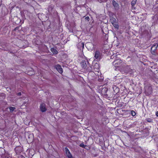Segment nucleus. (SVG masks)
<instances>
[{
	"instance_id": "f257e3e1",
	"label": "nucleus",
	"mask_w": 158,
	"mask_h": 158,
	"mask_svg": "<svg viewBox=\"0 0 158 158\" xmlns=\"http://www.w3.org/2000/svg\"><path fill=\"white\" fill-rule=\"evenodd\" d=\"M122 61L119 58L117 57V56L114 58V60L112 63L113 68L115 70H118L119 68L121 65Z\"/></svg>"
},
{
	"instance_id": "f03ea898",
	"label": "nucleus",
	"mask_w": 158,
	"mask_h": 158,
	"mask_svg": "<svg viewBox=\"0 0 158 158\" xmlns=\"http://www.w3.org/2000/svg\"><path fill=\"white\" fill-rule=\"evenodd\" d=\"M102 54L99 50H96L94 52V59L97 61L99 60L102 58Z\"/></svg>"
},
{
	"instance_id": "7ed1b4c3",
	"label": "nucleus",
	"mask_w": 158,
	"mask_h": 158,
	"mask_svg": "<svg viewBox=\"0 0 158 158\" xmlns=\"http://www.w3.org/2000/svg\"><path fill=\"white\" fill-rule=\"evenodd\" d=\"M96 43L95 42H88L86 44V46L87 49L90 51L93 50L95 47Z\"/></svg>"
},
{
	"instance_id": "20e7f679",
	"label": "nucleus",
	"mask_w": 158,
	"mask_h": 158,
	"mask_svg": "<svg viewBox=\"0 0 158 158\" xmlns=\"http://www.w3.org/2000/svg\"><path fill=\"white\" fill-rule=\"evenodd\" d=\"M81 65L83 68L85 69L86 70L88 71H90L92 70V68L90 66V67H87V68H86L87 65L86 61L85 60L82 61L81 62Z\"/></svg>"
},
{
	"instance_id": "39448f33",
	"label": "nucleus",
	"mask_w": 158,
	"mask_h": 158,
	"mask_svg": "<svg viewBox=\"0 0 158 158\" xmlns=\"http://www.w3.org/2000/svg\"><path fill=\"white\" fill-rule=\"evenodd\" d=\"M65 150L66 156H67L68 158H73V156L70 153L68 149L67 148H65Z\"/></svg>"
},
{
	"instance_id": "423d86ee",
	"label": "nucleus",
	"mask_w": 158,
	"mask_h": 158,
	"mask_svg": "<svg viewBox=\"0 0 158 158\" xmlns=\"http://www.w3.org/2000/svg\"><path fill=\"white\" fill-rule=\"evenodd\" d=\"M145 91L148 94L151 93L152 91V88L150 86H146L145 87Z\"/></svg>"
},
{
	"instance_id": "0eeeda50",
	"label": "nucleus",
	"mask_w": 158,
	"mask_h": 158,
	"mask_svg": "<svg viewBox=\"0 0 158 158\" xmlns=\"http://www.w3.org/2000/svg\"><path fill=\"white\" fill-rule=\"evenodd\" d=\"M158 46V44H154L151 47V52L153 54H154V51L156 50Z\"/></svg>"
},
{
	"instance_id": "6e6552de",
	"label": "nucleus",
	"mask_w": 158,
	"mask_h": 158,
	"mask_svg": "<svg viewBox=\"0 0 158 158\" xmlns=\"http://www.w3.org/2000/svg\"><path fill=\"white\" fill-rule=\"evenodd\" d=\"M94 70L95 71H98L100 69V66L98 63H96L94 65H93Z\"/></svg>"
},
{
	"instance_id": "1a4fd4ad",
	"label": "nucleus",
	"mask_w": 158,
	"mask_h": 158,
	"mask_svg": "<svg viewBox=\"0 0 158 158\" xmlns=\"http://www.w3.org/2000/svg\"><path fill=\"white\" fill-rule=\"evenodd\" d=\"M56 68L57 71L60 73H62L63 70L61 67L59 65H57L56 66Z\"/></svg>"
},
{
	"instance_id": "9d476101",
	"label": "nucleus",
	"mask_w": 158,
	"mask_h": 158,
	"mask_svg": "<svg viewBox=\"0 0 158 158\" xmlns=\"http://www.w3.org/2000/svg\"><path fill=\"white\" fill-rule=\"evenodd\" d=\"M40 109L41 111L42 112H44L46 111V109L45 107V105L44 103H42L41 104Z\"/></svg>"
},
{
	"instance_id": "9b49d317",
	"label": "nucleus",
	"mask_w": 158,
	"mask_h": 158,
	"mask_svg": "<svg viewBox=\"0 0 158 158\" xmlns=\"http://www.w3.org/2000/svg\"><path fill=\"white\" fill-rule=\"evenodd\" d=\"M51 51L54 54H56L57 53V50L54 48H51Z\"/></svg>"
},
{
	"instance_id": "f8f14e48",
	"label": "nucleus",
	"mask_w": 158,
	"mask_h": 158,
	"mask_svg": "<svg viewBox=\"0 0 158 158\" xmlns=\"http://www.w3.org/2000/svg\"><path fill=\"white\" fill-rule=\"evenodd\" d=\"M110 21L112 24H113L114 23H116V19L113 18H112L110 19Z\"/></svg>"
},
{
	"instance_id": "ddd939ff",
	"label": "nucleus",
	"mask_w": 158,
	"mask_h": 158,
	"mask_svg": "<svg viewBox=\"0 0 158 158\" xmlns=\"http://www.w3.org/2000/svg\"><path fill=\"white\" fill-rule=\"evenodd\" d=\"M113 26L115 28H116L117 29H118L119 28V26L118 24L117 23H114L113 24H112Z\"/></svg>"
},
{
	"instance_id": "4468645a",
	"label": "nucleus",
	"mask_w": 158,
	"mask_h": 158,
	"mask_svg": "<svg viewBox=\"0 0 158 158\" xmlns=\"http://www.w3.org/2000/svg\"><path fill=\"white\" fill-rule=\"evenodd\" d=\"M113 5L115 7H117L118 6L117 3L114 1H113L112 2Z\"/></svg>"
},
{
	"instance_id": "2eb2a0df",
	"label": "nucleus",
	"mask_w": 158,
	"mask_h": 158,
	"mask_svg": "<svg viewBox=\"0 0 158 158\" xmlns=\"http://www.w3.org/2000/svg\"><path fill=\"white\" fill-rule=\"evenodd\" d=\"M9 109L10 112H12L15 109V108L13 107H10Z\"/></svg>"
},
{
	"instance_id": "dca6fc26",
	"label": "nucleus",
	"mask_w": 158,
	"mask_h": 158,
	"mask_svg": "<svg viewBox=\"0 0 158 158\" xmlns=\"http://www.w3.org/2000/svg\"><path fill=\"white\" fill-rule=\"evenodd\" d=\"M137 0H132L131 4L132 6H134L136 3Z\"/></svg>"
},
{
	"instance_id": "f3484780",
	"label": "nucleus",
	"mask_w": 158,
	"mask_h": 158,
	"mask_svg": "<svg viewBox=\"0 0 158 158\" xmlns=\"http://www.w3.org/2000/svg\"><path fill=\"white\" fill-rule=\"evenodd\" d=\"M131 114L133 116H135L136 114V113H135V112L134 111H133V110L131 111Z\"/></svg>"
},
{
	"instance_id": "a211bd4d",
	"label": "nucleus",
	"mask_w": 158,
	"mask_h": 158,
	"mask_svg": "<svg viewBox=\"0 0 158 158\" xmlns=\"http://www.w3.org/2000/svg\"><path fill=\"white\" fill-rule=\"evenodd\" d=\"M80 146L82 148H85V145L83 143H81L80 145Z\"/></svg>"
},
{
	"instance_id": "6ab92c4d",
	"label": "nucleus",
	"mask_w": 158,
	"mask_h": 158,
	"mask_svg": "<svg viewBox=\"0 0 158 158\" xmlns=\"http://www.w3.org/2000/svg\"><path fill=\"white\" fill-rule=\"evenodd\" d=\"M152 120L151 119L148 118L147 119V121L148 122H151Z\"/></svg>"
},
{
	"instance_id": "aec40b11",
	"label": "nucleus",
	"mask_w": 158,
	"mask_h": 158,
	"mask_svg": "<svg viewBox=\"0 0 158 158\" xmlns=\"http://www.w3.org/2000/svg\"><path fill=\"white\" fill-rule=\"evenodd\" d=\"M21 94V92L17 94V95L18 96H20Z\"/></svg>"
},
{
	"instance_id": "412c9836",
	"label": "nucleus",
	"mask_w": 158,
	"mask_h": 158,
	"mask_svg": "<svg viewBox=\"0 0 158 158\" xmlns=\"http://www.w3.org/2000/svg\"><path fill=\"white\" fill-rule=\"evenodd\" d=\"M85 19H87V20H88V19H89V17H86L85 18Z\"/></svg>"
},
{
	"instance_id": "4be33fe9",
	"label": "nucleus",
	"mask_w": 158,
	"mask_h": 158,
	"mask_svg": "<svg viewBox=\"0 0 158 158\" xmlns=\"http://www.w3.org/2000/svg\"><path fill=\"white\" fill-rule=\"evenodd\" d=\"M80 44H81L82 46L83 47H84V44L83 43H80Z\"/></svg>"
},
{
	"instance_id": "5701e85b",
	"label": "nucleus",
	"mask_w": 158,
	"mask_h": 158,
	"mask_svg": "<svg viewBox=\"0 0 158 158\" xmlns=\"http://www.w3.org/2000/svg\"><path fill=\"white\" fill-rule=\"evenodd\" d=\"M156 115L158 117V111H157L156 113Z\"/></svg>"
}]
</instances>
